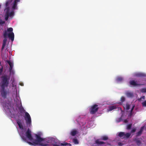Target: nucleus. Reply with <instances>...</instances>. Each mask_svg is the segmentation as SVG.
Returning a JSON list of instances; mask_svg holds the SVG:
<instances>
[{
    "mask_svg": "<svg viewBox=\"0 0 146 146\" xmlns=\"http://www.w3.org/2000/svg\"><path fill=\"white\" fill-rule=\"evenodd\" d=\"M1 81L0 83V86L1 88V95L4 99L6 98L9 93V91L5 90L9 84V78L7 75L3 76L1 77Z\"/></svg>",
    "mask_w": 146,
    "mask_h": 146,
    "instance_id": "1",
    "label": "nucleus"
},
{
    "mask_svg": "<svg viewBox=\"0 0 146 146\" xmlns=\"http://www.w3.org/2000/svg\"><path fill=\"white\" fill-rule=\"evenodd\" d=\"M36 139L34 140L35 142L34 143L36 145H39L42 146H50L52 145L51 141L50 140L54 139L52 137L44 139L41 137L39 134H36Z\"/></svg>",
    "mask_w": 146,
    "mask_h": 146,
    "instance_id": "2",
    "label": "nucleus"
},
{
    "mask_svg": "<svg viewBox=\"0 0 146 146\" xmlns=\"http://www.w3.org/2000/svg\"><path fill=\"white\" fill-rule=\"evenodd\" d=\"M13 31V28L10 27L8 28L7 31L5 30L3 32V34L4 38L3 41L2 46L1 49V51L3 50L6 45L7 36L12 41H13L14 40V35L13 33L12 32Z\"/></svg>",
    "mask_w": 146,
    "mask_h": 146,
    "instance_id": "3",
    "label": "nucleus"
},
{
    "mask_svg": "<svg viewBox=\"0 0 146 146\" xmlns=\"http://www.w3.org/2000/svg\"><path fill=\"white\" fill-rule=\"evenodd\" d=\"M51 139L50 141H51L52 143V145L53 146H71L70 143H67L66 142L60 143L54 138Z\"/></svg>",
    "mask_w": 146,
    "mask_h": 146,
    "instance_id": "4",
    "label": "nucleus"
},
{
    "mask_svg": "<svg viewBox=\"0 0 146 146\" xmlns=\"http://www.w3.org/2000/svg\"><path fill=\"white\" fill-rule=\"evenodd\" d=\"M24 119L25 122L27 126L30 127L31 125V117L29 114L27 112H25Z\"/></svg>",
    "mask_w": 146,
    "mask_h": 146,
    "instance_id": "5",
    "label": "nucleus"
},
{
    "mask_svg": "<svg viewBox=\"0 0 146 146\" xmlns=\"http://www.w3.org/2000/svg\"><path fill=\"white\" fill-rule=\"evenodd\" d=\"M99 109L98 105L95 104L92 106L90 108V113L91 114H94L97 112Z\"/></svg>",
    "mask_w": 146,
    "mask_h": 146,
    "instance_id": "6",
    "label": "nucleus"
},
{
    "mask_svg": "<svg viewBox=\"0 0 146 146\" xmlns=\"http://www.w3.org/2000/svg\"><path fill=\"white\" fill-rule=\"evenodd\" d=\"M25 135L30 140H33V137L32 136L31 132L29 128L25 132Z\"/></svg>",
    "mask_w": 146,
    "mask_h": 146,
    "instance_id": "7",
    "label": "nucleus"
},
{
    "mask_svg": "<svg viewBox=\"0 0 146 146\" xmlns=\"http://www.w3.org/2000/svg\"><path fill=\"white\" fill-rule=\"evenodd\" d=\"M5 11H6V13H8L9 17H13L14 16V12L13 11H12L11 12H10V9L9 7H7V8H6L5 9Z\"/></svg>",
    "mask_w": 146,
    "mask_h": 146,
    "instance_id": "8",
    "label": "nucleus"
},
{
    "mask_svg": "<svg viewBox=\"0 0 146 146\" xmlns=\"http://www.w3.org/2000/svg\"><path fill=\"white\" fill-rule=\"evenodd\" d=\"M21 137L23 141H24L25 142H27V143H28L30 145H36V144L34 143V142H35L34 140H33V141L32 143H31L30 142L27 141V138L25 136H21Z\"/></svg>",
    "mask_w": 146,
    "mask_h": 146,
    "instance_id": "9",
    "label": "nucleus"
},
{
    "mask_svg": "<svg viewBox=\"0 0 146 146\" xmlns=\"http://www.w3.org/2000/svg\"><path fill=\"white\" fill-rule=\"evenodd\" d=\"M144 126L141 127L139 131L136 133V137H139L141 135L144 130Z\"/></svg>",
    "mask_w": 146,
    "mask_h": 146,
    "instance_id": "10",
    "label": "nucleus"
},
{
    "mask_svg": "<svg viewBox=\"0 0 146 146\" xmlns=\"http://www.w3.org/2000/svg\"><path fill=\"white\" fill-rule=\"evenodd\" d=\"M6 62L9 64L10 66V67L9 68V72H11L13 66V64L9 60H6Z\"/></svg>",
    "mask_w": 146,
    "mask_h": 146,
    "instance_id": "11",
    "label": "nucleus"
},
{
    "mask_svg": "<svg viewBox=\"0 0 146 146\" xmlns=\"http://www.w3.org/2000/svg\"><path fill=\"white\" fill-rule=\"evenodd\" d=\"M16 122L19 127L20 129H23V126L22 124L21 120L20 119H18L17 120Z\"/></svg>",
    "mask_w": 146,
    "mask_h": 146,
    "instance_id": "12",
    "label": "nucleus"
},
{
    "mask_svg": "<svg viewBox=\"0 0 146 146\" xmlns=\"http://www.w3.org/2000/svg\"><path fill=\"white\" fill-rule=\"evenodd\" d=\"M78 133V131L77 130L75 129H73L71 131L70 134L72 136H74Z\"/></svg>",
    "mask_w": 146,
    "mask_h": 146,
    "instance_id": "13",
    "label": "nucleus"
},
{
    "mask_svg": "<svg viewBox=\"0 0 146 146\" xmlns=\"http://www.w3.org/2000/svg\"><path fill=\"white\" fill-rule=\"evenodd\" d=\"M130 84L132 86H139L140 85H141V84H137L136 83L134 80H131L129 82Z\"/></svg>",
    "mask_w": 146,
    "mask_h": 146,
    "instance_id": "14",
    "label": "nucleus"
},
{
    "mask_svg": "<svg viewBox=\"0 0 146 146\" xmlns=\"http://www.w3.org/2000/svg\"><path fill=\"white\" fill-rule=\"evenodd\" d=\"M135 76L138 77H143L145 76V74L141 73H137L135 74Z\"/></svg>",
    "mask_w": 146,
    "mask_h": 146,
    "instance_id": "15",
    "label": "nucleus"
},
{
    "mask_svg": "<svg viewBox=\"0 0 146 146\" xmlns=\"http://www.w3.org/2000/svg\"><path fill=\"white\" fill-rule=\"evenodd\" d=\"M117 108V107L116 106H112L108 107V111H110L112 110H113L116 109Z\"/></svg>",
    "mask_w": 146,
    "mask_h": 146,
    "instance_id": "16",
    "label": "nucleus"
},
{
    "mask_svg": "<svg viewBox=\"0 0 146 146\" xmlns=\"http://www.w3.org/2000/svg\"><path fill=\"white\" fill-rule=\"evenodd\" d=\"M125 132H120L118 135V136L121 139H124Z\"/></svg>",
    "mask_w": 146,
    "mask_h": 146,
    "instance_id": "17",
    "label": "nucleus"
},
{
    "mask_svg": "<svg viewBox=\"0 0 146 146\" xmlns=\"http://www.w3.org/2000/svg\"><path fill=\"white\" fill-rule=\"evenodd\" d=\"M126 94L127 96L128 97L132 98L133 96V94L132 93L129 92H127Z\"/></svg>",
    "mask_w": 146,
    "mask_h": 146,
    "instance_id": "18",
    "label": "nucleus"
},
{
    "mask_svg": "<svg viewBox=\"0 0 146 146\" xmlns=\"http://www.w3.org/2000/svg\"><path fill=\"white\" fill-rule=\"evenodd\" d=\"M131 134L130 133H124V139H127L129 138L131 136Z\"/></svg>",
    "mask_w": 146,
    "mask_h": 146,
    "instance_id": "19",
    "label": "nucleus"
},
{
    "mask_svg": "<svg viewBox=\"0 0 146 146\" xmlns=\"http://www.w3.org/2000/svg\"><path fill=\"white\" fill-rule=\"evenodd\" d=\"M95 143L96 144L98 145H101L102 144H104L105 143L103 141H99L98 139L96 140L95 141Z\"/></svg>",
    "mask_w": 146,
    "mask_h": 146,
    "instance_id": "20",
    "label": "nucleus"
},
{
    "mask_svg": "<svg viewBox=\"0 0 146 146\" xmlns=\"http://www.w3.org/2000/svg\"><path fill=\"white\" fill-rule=\"evenodd\" d=\"M134 141H135L136 143H137L138 145H139L141 144V142L139 140H138L136 139H134Z\"/></svg>",
    "mask_w": 146,
    "mask_h": 146,
    "instance_id": "21",
    "label": "nucleus"
},
{
    "mask_svg": "<svg viewBox=\"0 0 146 146\" xmlns=\"http://www.w3.org/2000/svg\"><path fill=\"white\" fill-rule=\"evenodd\" d=\"M108 139V137L107 136H104L101 137V139L104 140H106Z\"/></svg>",
    "mask_w": 146,
    "mask_h": 146,
    "instance_id": "22",
    "label": "nucleus"
},
{
    "mask_svg": "<svg viewBox=\"0 0 146 146\" xmlns=\"http://www.w3.org/2000/svg\"><path fill=\"white\" fill-rule=\"evenodd\" d=\"M73 142L75 144H78L79 143L78 141V140L76 139H73Z\"/></svg>",
    "mask_w": 146,
    "mask_h": 146,
    "instance_id": "23",
    "label": "nucleus"
},
{
    "mask_svg": "<svg viewBox=\"0 0 146 146\" xmlns=\"http://www.w3.org/2000/svg\"><path fill=\"white\" fill-rule=\"evenodd\" d=\"M123 78L121 77H118L116 79V80L117 82L121 81L123 80Z\"/></svg>",
    "mask_w": 146,
    "mask_h": 146,
    "instance_id": "24",
    "label": "nucleus"
},
{
    "mask_svg": "<svg viewBox=\"0 0 146 146\" xmlns=\"http://www.w3.org/2000/svg\"><path fill=\"white\" fill-rule=\"evenodd\" d=\"M17 5V3H16V2H14L13 4L12 7V8L13 9H15Z\"/></svg>",
    "mask_w": 146,
    "mask_h": 146,
    "instance_id": "25",
    "label": "nucleus"
},
{
    "mask_svg": "<svg viewBox=\"0 0 146 146\" xmlns=\"http://www.w3.org/2000/svg\"><path fill=\"white\" fill-rule=\"evenodd\" d=\"M5 19L6 21H7L9 17V15H8V13H6L5 15Z\"/></svg>",
    "mask_w": 146,
    "mask_h": 146,
    "instance_id": "26",
    "label": "nucleus"
},
{
    "mask_svg": "<svg viewBox=\"0 0 146 146\" xmlns=\"http://www.w3.org/2000/svg\"><path fill=\"white\" fill-rule=\"evenodd\" d=\"M130 108V105L128 104V103H127L126 104V108L127 110H129V109Z\"/></svg>",
    "mask_w": 146,
    "mask_h": 146,
    "instance_id": "27",
    "label": "nucleus"
},
{
    "mask_svg": "<svg viewBox=\"0 0 146 146\" xmlns=\"http://www.w3.org/2000/svg\"><path fill=\"white\" fill-rule=\"evenodd\" d=\"M132 124H130L129 125H128L127 126V129L129 130L131 129V126H132Z\"/></svg>",
    "mask_w": 146,
    "mask_h": 146,
    "instance_id": "28",
    "label": "nucleus"
},
{
    "mask_svg": "<svg viewBox=\"0 0 146 146\" xmlns=\"http://www.w3.org/2000/svg\"><path fill=\"white\" fill-rule=\"evenodd\" d=\"M125 100V98L123 96H122L121 98V101L122 102H124Z\"/></svg>",
    "mask_w": 146,
    "mask_h": 146,
    "instance_id": "29",
    "label": "nucleus"
},
{
    "mask_svg": "<svg viewBox=\"0 0 146 146\" xmlns=\"http://www.w3.org/2000/svg\"><path fill=\"white\" fill-rule=\"evenodd\" d=\"M141 91L142 93H146V88H142L141 90Z\"/></svg>",
    "mask_w": 146,
    "mask_h": 146,
    "instance_id": "30",
    "label": "nucleus"
},
{
    "mask_svg": "<svg viewBox=\"0 0 146 146\" xmlns=\"http://www.w3.org/2000/svg\"><path fill=\"white\" fill-rule=\"evenodd\" d=\"M5 23V22L4 21H3L2 20H0V25H2Z\"/></svg>",
    "mask_w": 146,
    "mask_h": 146,
    "instance_id": "31",
    "label": "nucleus"
},
{
    "mask_svg": "<svg viewBox=\"0 0 146 146\" xmlns=\"http://www.w3.org/2000/svg\"><path fill=\"white\" fill-rule=\"evenodd\" d=\"M134 107H135V106L133 105L131 108V110L130 113V115H132V112L133 110V109H134Z\"/></svg>",
    "mask_w": 146,
    "mask_h": 146,
    "instance_id": "32",
    "label": "nucleus"
},
{
    "mask_svg": "<svg viewBox=\"0 0 146 146\" xmlns=\"http://www.w3.org/2000/svg\"><path fill=\"white\" fill-rule=\"evenodd\" d=\"M142 104L143 106L146 107V100L145 101L142 103Z\"/></svg>",
    "mask_w": 146,
    "mask_h": 146,
    "instance_id": "33",
    "label": "nucleus"
},
{
    "mask_svg": "<svg viewBox=\"0 0 146 146\" xmlns=\"http://www.w3.org/2000/svg\"><path fill=\"white\" fill-rule=\"evenodd\" d=\"M145 96H142L139 99V100L140 101L142 100V99H145Z\"/></svg>",
    "mask_w": 146,
    "mask_h": 146,
    "instance_id": "34",
    "label": "nucleus"
},
{
    "mask_svg": "<svg viewBox=\"0 0 146 146\" xmlns=\"http://www.w3.org/2000/svg\"><path fill=\"white\" fill-rule=\"evenodd\" d=\"M136 130V129L135 128H134L131 130V133H134L135 132V131Z\"/></svg>",
    "mask_w": 146,
    "mask_h": 146,
    "instance_id": "35",
    "label": "nucleus"
},
{
    "mask_svg": "<svg viewBox=\"0 0 146 146\" xmlns=\"http://www.w3.org/2000/svg\"><path fill=\"white\" fill-rule=\"evenodd\" d=\"M3 67L2 66L1 68L0 69V75H1L3 72Z\"/></svg>",
    "mask_w": 146,
    "mask_h": 146,
    "instance_id": "36",
    "label": "nucleus"
},
{
    "mask_svg": "<svg viewBox=\"0 0 146 146\" xmlns=\"http://www.w3.org/2000/svg\"><path fill=\"white\" fill-rule=\"evenodd\" d=\"M9 5V2L8 1H7L5 3V6L6 7V8L7 7H8Z\"/></svg>",
    "mask_w": 146,
    "mask_h": 146,
    "instance_id": "37",
    "label": "nucleus"
},
{
    "mask_svg": "<svg viewBox=\"0 0 146 146\" xmlns=\"http://www.w3.org/2000/svg\"><path fill=\"white\" fill-rule=\"evenodd\" d=\"M19 109L21 111H25L24 110V109L23 108V107H22V108H20Z\"/></svg>",
    "mask_w": 146,
    "mask_h": 146,
    "instance_id": "38",
    "label": "nucleus"
},
{
    "mask_svg": "<svg viewBox=\"0 0 146 146\" xmlns=\"http://www.w3.org/2000/svg\"><path fill=\"white\" fill-rule=\"evenodd\" d=\"M124 122L125 123H127L128 122V121L127 119H125L124 121Z\"/></svg>",
    "mask_w": 146,
    "mask_h": 146,
    "instance_id": "39",
    "label": "nucleus"
},
{
    "mask_svg": "<svg viewBox=\"0 0 146 146\" xmlns=\"http://www.w3.org/2000/svg\"><path fill=\"white\" fill-rule=\"evenodd\" d=\"M20 1V0H15V2H16V3H17L18 2H19Z\"/></svg>",
    "mask_w": 146,
    "mask_h": 146,
    "instance_id": "40",
    "label": "nucleus"
},
{
    "mask_svg": "<svg viewBox=\"0 0 146 146\" xmlns=\"http://www.w3.org/2000/svg\"><path fill=\"white\" fill-rule=\"evenodd\" d=\"M120 144H121V143H118V145H120Z\"/></svg>",
    "mask_w": 146,
    "mask_h": 146,
    "instance_id": "41",
    "label": "nucleus"
}]
</instances>
